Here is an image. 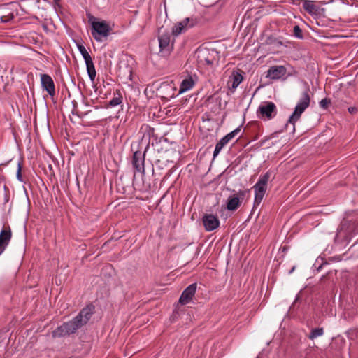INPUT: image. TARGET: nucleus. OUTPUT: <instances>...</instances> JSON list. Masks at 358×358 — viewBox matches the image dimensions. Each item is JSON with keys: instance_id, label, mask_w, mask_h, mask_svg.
I'll use <instances>...</instances> for the list:
<instances>
[{"instance_id": "nucleus-31", "label": "nucleus", "mask_w": 358, "mask_h": 358, "mask_svg": "<svg viewBox=\"0 0 358 358\" xmlns=\"http://www.w3.org/2000/svg\"><path fill=\"white\" fill-rule=\"evenodd\" d=\"M6 246L0 244V255L5 250Z\"/></svg>"}, {"instance_id": "nucleus-21", "label": "nucleus", "mask_w": 358, "mask_h": 358, "mask_svg": "<svg viewBox=\"0 0 358 358\" xmlns=\"http://www.w3.org/2000/svg\"><path fill=\"white\" fill-rule=\"evenodd\" d=\"M119 76H122L125 78L126 79H128L129 80H131V76H132V69L129 66H125L124 69H123L122 66H120L119 68Z\"/></svg>"}, {"instance_id": "nucleus-20", "label": "nucleus", "mask_w": 358, "mask_h": 358, "mask_svg": "<svg viewBox=\"0 0 358 358\" xmlns=\"http://www.w3.org/2000/svg\"><path fill=\"white\" fill-rule=\"evenodd\" d=\"M86 67H87V71L88 73V76L91 80V81H94L96 77V69L92 61V59H90L89 61L85 62Z\"/></svg>"}, {"instance_id": "nucleus-34", "label": "nucleus", "mask_w": 358, "mask_h": 358, "mask_svg": "<svg viewBox=\"0 0 358 358\" xmlns=\"http://www.w3.org/2000/svg\"><path fill=\"white\" fill-rule=\"evenodd\" d=\"M257 358H258V357H257Z\"/></svg>"}, {"instance_id": "nucleus-9", "label": "nucleus", "mask_w": 358, "mask_h": 358, "mask_svg": "<svg viewBox=\"0 0 358 358\" xmlns=\"http://www.w3.org/2000/svg\"><path fill=\"white\" fill-rule=\"evenodd\" d=\"M131 162L136 171L143 174L145 173V152L142 153L141 151L134 152Z\"/></svg>"}, {"instance_id": "nucleus-30", "label": "nucleus", "mask_w": 358, "mask_h": 358, "mask_svg": "<svg viewBox=\"0 0 358 358\" xmlns=\"http://www.w3.org/2000/svg\"><path fill=\"white\" fill-rule=\"evenodd\" d=\"M72 113H73V114H75V115H78V116H79V117H80V116H81V115H80V114H79L78 110H77V108H73V110H72Z\"/></svg>"}, {"instance_id": "nucleus-14", "label": "nucleus", "mask_w": 358, "mask_h": 358, "mask_svg": "<svg viewBox=\"0 0 358 358\" xmlns=\"http://www.w3.org/2000/svg\"><path fill=\"white\" fill-rule=\"evenodd\" d=\"M171 36L169 33L162 34L158 37L159 45L161 51L169 52L173 48L170 43Z\"/></svg>"}, {"instance_id": "nucleus-18", "label": "nucleus", "mask_w": 358, "mask_h": 358, "mask_svg": "<svg viewBox=\"0 0 358 358\" xmlns=\"http://www.w3.org/2000/svg\"><path fill=\"white\" fill-rule=\"evenodd\" d=\"M12 233L10 229H3L0 232V244L7 246L11 239Z\"/></svg>"}, {"instance_id": "nucleus-23", "label": "nucleus", "mask_w": 358, "mask_h": 358, "mask_svg": "<svg viewBox=\"0 0 358 358\" xmlns=\"http://www.w3.org/2000/svg\"><path fill=\"white\" fill-rule=\"evenodd\" d=\"M117 96L113 97L109 101L108 106H110L111 107H115V106H118V105L122 103V96L120 94V91H117Z\"/></svg>"}, {"instance_id": "nucleus-16", "label": "nucleus", "mask_w": 358, "mask_h": 358, "mask_svg": "<svg viewBox=\"0 0 358 358\" xmlns=\"http://www.w3.org/2000/svg\"><path fill=\"white\" fill-rule=\"evenodd\" d=\"M303 8L310 15H317L319 7L313 3L312 1L302 0Z\"/></svg>"}, {"instance_id": "nucleus-7", "label": "nucleus", "mask_w": 358, "mask_h": 358, "mask_svg": "<svg viewBox=\"0 0 358 358\" xmlns=\"http://www.w3.org/2000/svg\"><path fill=\"white\" fill-rule=\"evenodd\" d=\"M199 20L194 17H186L181 22L176 23L172 29V34L178 36L198 24Z\"/></svg>"}, {"instance_id": "nucleus-19", "label": "nucleus", "mask_w": 358, "mask_h": 358, "mask_svg": "<svg viewBox=\"0 0 358 358\" xmlns=\"http://www.w3.org/2000/svg\"><path fill=\"white\" fill-rule=\"evenodd\" d=\"M240 206V199L238 196H229L227 203V208L233 211L236 210Z\"/></svg>"}, {"instance_id": "nucleus-12", "label": "nucleus", "mask_w": 358, "mask_h": 358, "mask_svg": "<svg viewBox=\"0 0 358 358\" xmlns=\"http://www.w3.org/2000/svg\"><path fill=\"white\" fill-rule=\"evenodd\" d=\"M41 83L42 87L47 91L50 96H55V83L52 78L49 75L41 74Z\"/></svg>"}, {"instance_id": "nucleus-5", "label": "nucleus", "mask_w": 358, "mask_h": 358, "mask_svg": "<svg viewBox=\"0 0 358 358\" xmlns=\"http://www.w3.org/2000/svg\"><path fill=\"white\" fill-rule=\"evenodd\" d=\"M310 98L308 94V90L303 92L302 97L300 99L297 105L295 107L294 111L289 117L286 126L287 127L288 123L292 124L293 126V130H294L295 122L300 118L301 114L310 105Z\"/></svg>"}, {"instance_id": "nucleus-27", "label": "nucleus", "mask_w": 358, "mask_h": 358, "mask_svg": "<svg viewBox=\"0 0 358 358\" xmlns=\"http://www.w3.org/2000/svg\"><path fill=\"white\" fill-rule=\"evenodd\" d=\"M266 44H268V45H272V44L282 45V42L274 37L270 36V37H268L266 39Z\"/></svg>"}, {"instance_id": "nucleus-32", "label": "nucleus", "mask_w": 358, "mask_h": 358, "mask_svg": "<svg viewBox=\"0 0 358 358\" xmlns=\"http://www.w3.org/2000/svg\"><path fill=\"white\" fill-rule=\"evenodd\" d=\"M295 268H296L295 266H293V267L292 268V269L289 271V274L292 273L294 272V271L295 270Z\"/></svg>"}, {"instance_id": "nucleus-26", "label": "nucleus", "mask_w": 358, "mask_h": 358, "mask_svg": "<svg viewBox=\"0 0 358 358\" xmlns=\"http://www.w3.org/2000/svg\"><path fill=\"white\" fill-rule=\"evenodd\" d=\"M319 104L322 108L327 109L331 104V100L328 98H324L320 101Z\"/></svg>"}, {"instance_id": "nucleus-13", "label": "nucleus", "mask_w": 358, "mask_h": 358, "mask_svg": "<svg viewBox=\"0 0 358 358\" xmlns=\"http://www.w3.org/2000/svg\"><path fill=\"white\" fill-rule=\"evenodd\" d=\"M287 73V69L284 66H271L266 72V77L272 80H278Z\"/></svg>"}, {"instance_id": "nucleus-17", "label": "nucleus", "mask_w": 358, "mask_h": 358, "mask_svg": "<svg viewBox=\"0 0 358 358\" xmlns=\"http://www.w3.org/2000/svg\"><path fill=\"white\" fill-rule=\"evenodd\" d=\"M194 84H195L194 80H193L192 76H189V77L185 78L181 82L178 93L182 94V93L192 89L194 87Z\"/></svg>"}, {"instance_id": "nucleus-11", "label": "nucleus", "mask_w": 358, "mask_h": 358, "mask_svg": "<svg viewBox=\"0 0 358 358\" xmlns=\"http://www.w3.org/2000/svg\"><path fill=\"white\" fill-rule=\"evenodd\" d=\"M196 287V284L193 283L185 288L179 299V303L182 305L189 303L195 295Z\"/></svg>"}, {"instance_id": "nucleus-22", "label": "nucleus", "mask_w": 358, "mask_h": 358, "mask_svg": "<svg viewBox=\"0 0 358 358\" xmlns=\"http://www.w3.org/2000/svg\"><path fill=\"white\" fill-rule=\"evenodd\" d=\"M324 334V329L322 327H318L313 329L308 338L310 340H314L317 337L322 336Z\"/></svg>"}, {"instance_id": "nucleus-10", "label": "nucleus", "mask_w": 358, "mask_h": 358, "mask_svg": "<svg viewBox=\"0 0 358 358\" xmlns=\"http://www.w3.org/2000/svg\"><path fill=\"white\" fill-rule=\"evenodd\" d=\"M203 224L207 231L216 229L220 225V221L217 216L213 214H206L202 218Z\"/></svg>"}, {"instance_id": "nucleus-8", "label": "nucleus", "mask_w": 358, "mask_h": 358, "mask_svg": "<svg viewBox=\"0 0 358 358\" xmlns=\"http://www.w3.org/2000/svg\"><path fill=\"white\" fill-rule=\"evenodd\" d=\"M241 125L239 126L236 129L224 136L217 143L213 152V157H215L220 152L222 149L229 143V141L241 131Z\"/></svg>"}, {"instance_id": "nucleus-15", "label": "nucleus", "mask_w": 358, "mask_h": 358, "mask_svg": "<svg viewBox=\"0 0 358 358\" xmlns=\"http://www.w3.org/2000/svg\"><path fill=\"white\" fill-rule=\"evenodd\" d=\"M243 80V76L238 72H234L228 81V85L231 92H234Z\"/></svg>"}, {"instance_id": "nucleus-4", "label": "nucleus", "mask_w": 358, "mask_h": 358, "mask_svg": "<svg viewBox=\"0 0 358 358\" xmlns=\"http://www.w3.org/2000/svg\"><path fill=\"white\" fill-rule=\"evenodd\" d=\"M270 177L271 173L268 171L261 176L257 183L253 186L252 188L255 191L254 207L258 206L261 203L267 190L268 182Z\"/></svg>"}, {"instance_id": "nucleus-24", "label": "nucleus", "mask_w": 358, "mask_h": 358, "mask_svg": "<svg viewBox=\"0 0 358 358\" xmlns=\"http://www.w3.org/2000/svg\"><path fill=\"white\" fill-rule=\"evenodd\" d=\"M78 49L79 52H80V54L82 55L85 62L89 61L90 59H92L90 55L89 54V52H87L86 48L83 45H80V44L78 45Z\"/></svg>"}, {"instance_id": "nucleus-3", "label": "nucleus", "mask_w": 358, "mask_h": 358, "mask_svg": "<svg viewBox=\"0 0 358 358\" xmlns=\"http://www.w3.org/2000/svg\"><path fill=\"white\" fill-rule=\"evenodd\" d=\"M112 28L104 20H94L92 22L91 33L97 42H102L103 38H106L110 34Z\"/></svg>"}, {"instance_id": "nucleus-6", "label": "nucleus", "mask_w": 358, "mask_h": 358, "mask_svg": "<svg viewBox=\"0 0 358 358\" xmlns=\"http://www.w3.org/2000/svg\"><path fill=\"white\" fill-rule=\"evenodd\" d=\"M257 114L261 119L271 120L277 114L276 106L271 101L264 102L259 106Z\"/></svg>"}, {"instance_id": "nucleus-1", "label": "nucleus", "mask_w": 358, "mask_h": 358, "mask_svg": "<svg viewBox=\"0 0 358 358\" xmlns=\"http://www.w3.org/2000/svg\"><path fill=\"white\" fill-rule=\"evenodd\" d=\"M94 310L92 304L83 308L77 316L71 320L63 323L52 331V336L63 337L75 333L79 328L86 324L91 318Z\"/></svg>"}, {"instance_id": "nucleus-29", "label": "nucleus", "mask_w": 358, "mask_h": 358, "mask_svg": "<svg viewBox=\"0 0 358 358\" xmlns=\"http://www.w3.org/2000/svg\"><path fill=\"white\" fill-rule=\"evenodd\" d=\"M348 111L351 114H355L357 113V109L355 107H350L348 108Z\"/></svg>"}, {"instance_id": "nucleus-2", "label": "nucleus", "mask_w": 358, "mask_h": 358, "mask_svg": "<svg viewBox=\"0 0 358 358\" xmlns=\"http://www.w3.org/2000/svg\"><path fill=\"white\" fill-rule=\"evenodd\" d=\"M196 60L201 67L214 68L217 62L218 52L215 49L199 48L196 51Z\"/></svg>"}, {"instance_id": "nucleus-25", "label": "nucleus", "mask_w": 358, "mask_h": 358, "mask_svg": "<svg viewBox=\"0 0 358 358\" xmlns=\"http://www.w3.org/2000/svg\"><path fill=\"white\" fill-rule=\"evenodd\" d=\"M293 32H294V36H296V38H303V36L302 30L301 29L299 26H298V25L294 26V29H293Z\"/></svg>"}, {"instance_id": "nucleus-33", "label": "nucleus", "mask_w": 358, "mask_h": 358, "mask_svg": "<svg viewBox=\"0 0 358 358\" xmlns=\"http://www.w3.org/2000/svg\"><path fill=\"white\" fill-rule=\"evenodd\" d=\"M55 2L57 3L59 2L60 0H53Z\"/></svg>"}, {"instance_id": "nucleus-28", "label": "nucleus", "mask_w": 358, "mask_h": 358, "mask_svg": "<svg viewBox=\"0 0 358 358\" xmlns=\"http://www.w3.org/2000/svg\"><path fill=\"white\" fill-rule=\"evenodd\" d=\"M21 171H22L21 164H20V163H18V164H17V178L20 181H22V173H21Z\"/></svg>"}]
</instances>
